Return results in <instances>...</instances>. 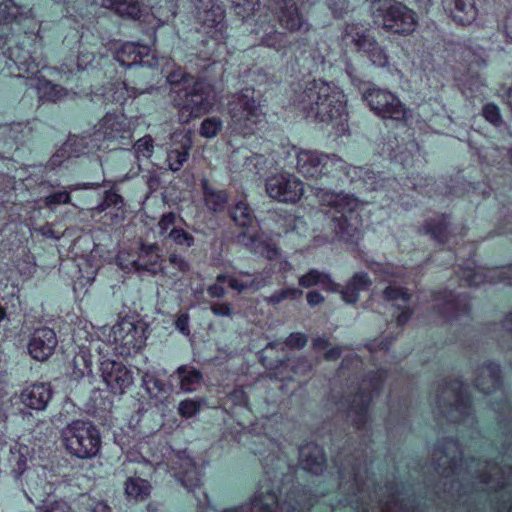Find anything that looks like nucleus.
Masks as SVG:
<instances>
[{
	"label": "nucleus",
	"instance_id": "62",
	"mask_svg": "<svg viewBox=\"0 0 512 512\" xmlns=\"http://www.w3.org/2000/svg\"><path fill=\"white\" fill-rule=\"evenodd\" d=\"M329 8L335 17H342L349 10V3L346 0H331Z\"/></svg>",
	"mask_w": 512,
	"mask_h": 512
},
{
	"label": "nucleus",
	"instance_id": "1",
	"mask_svg": "<svg viewBox=\"0 0 512 512\" xmlns=\"http://www.w3.org/2000/svg\"><path fill=\"white\" fill-rule=\"evenodd\" d=\"M346 97L333 83L318 79L308 82L297 96L296 105L306 115L318 122L341 126L347 121Z\"/></svg>",
	"mask_w": 512,
	"mask_h": 512
},
{
	"label": "nucleus",
	"instance_id": "56",
	"mask_svg": "<svg viewBox=\"0 0 512 512\" xmlns=\"http://www.w3.org/2000/svg\"><path fill=\"white\" fill-rule=\"evenodd\" d=\"M457 468L456 457H451L448 452H444V455L438 458V469L444 477H449L450 474H455Z\"/></svg>",
	"mask_w": 512,
	"mask_h": 512
},
{
	"label": "nucleus",
	"instance_id": "34",
	"mask_svg": "<svg viewBox=\"0 0 512 512\" xmlns=\"http://www.w3.org/2000/svg\"><path fill=\"white\" fill-rule=\"evenodd\" d=\"M30 455L28 446L20 443H14L10 447L9 463L12 468V473L15 479H20L24 472L28 470L27 460Z\"/></svg>",
	"mask_w": 512,
	"mask_h": 512
},
{
	"label": "nucleus",
	"instance_id": "50",
	"mask_svg": "<svg viewBox=\"0 0 512 512\" xmlns=\"http://www.w3.org/2000/svg\"><path fill=\"white\" fill-rule=\"evenodd\" d=\"M223 122L218 117H209L203 120L200 135L205 138H214L222 129Z\"/></svg>",
	"mask_w": 512,
	"mask_h": 512
},
{
	"label": "nucleus",
	"instance_id": "40",
	"mask_svg": "<svg viewBox=\"0 0 512 512\" xmlns=\"http://www.w3.org/2000/svg\"><path fill=\"white\" fill-rule=\"evenodd\" d=\"M299 285L304 288L321 285L325 290L331 292H336L339 289V285L333 282L328 274L316 269H311L307 274L301 276Z\"/></svg>",
	"mask_w": 512,
	"mask_h": 512
},
{
	"label": "nucleus",
	"instance_id": "19",
	"mask_svg": "<svg viewBox=\"0 0 512 512\" xmlns=\"http://www.w3.org/2000/svg\"><path fill=\"white\" fill-rule=\"evenodd\" d=\"M282 5L279 8L278 20L282 28L290 32H307L310 24L300 13L294 0H280Z\"/></svg>",
	"mask_w": 512,
	"mask_h": 512
},
{
	"label": "nucleus",
	"instance_id": "27",
	"mask_svg": "<svg viewBox=\"0 0 512 512\" xmlns=\"http://www.w3.org/2000/svg\"><path fill=\"white\" fill-rule=\"evenodd\" d=\"M150 53V48L146 45L128 42L121 46L116 53V60L125 67L143 64L144 58Z\"/></svg>",
	"mask_w": 512,
	"mask_h": 512
},
{
	"label": "nucleus",
	"instance_id": "21",
	"mask_svg": "<svg viewBox=\"0 0 512 512\" xmlns=\"http://www.w3.org/2000/svg\"><path fill=\"white\" fill-rule=\"evenodd\" d=\"M52 398V389L49 383H34L25 387L20 395V402L34 410H44Z\"/></svg>",
	"mask_w": 512,
	"mask_h": 512
},
{
	"label": "nucleus",
	"instance_id": "13",
	"mask_svg": "<svg viewBox=\"0 0 512 512\" xmlns=\"http://www.w3.org/2000/svg\"><path fill=\"white\" fill-rule=\"evenodd\" d=\"M439 409L451 421H463L470 414L469 399L466 396V387L455 382L442 391L439 400Z\"/></svg>",
	"mask_w": 512,
	"mask_h": 512
},
{
	"label": "nucleus",
	"instance_id": "22",
	"mask_svg": "<svg viewBox=\"0 0 512 512\" xmlns=\"http://www.w3.org/2000/svg\"><path fill=\"white\" fill-rule=\"evenodd\" d=\"M171 139L175 142L167 150L166 162L171 171L177 172L187 162L192 142L189 137L176 133L172 134Z\"/></svg>",
	"mask_w": 512,
	"mask_h": 512
},
{
	"label": "nucleus",
	"instance_id": "20",
	"mask_svg": "<svg viewBox=\"0 0 512 512\" xmlns=\"http://www.w3.org/2000/svg\"><path fill=\"white\" fill-rule=\"evenodd\" d=\"M173 475L189 491H193L200 484V472L193 460L185 453L176 456L172 466Z\"/></svg>",
	"mask_w": 512,
	"mask_h": 512
},
{
	"label": "nucleus",
	"instance_id": "61",
	"mask_svg": "<svg viewBox=\"0 0 512 512\" xmlns=\"http://www.w3.org/2000/svg\"><path fill=\"white\" fill-rule=\"evenodd\" d=\"M483 116L494 125H498L501 122L499 108L494 104H486L483 107Z\"/></svg>",
	"mask_w": 512,
	"mask_h": 512
},
{
	"label": "nucleus",
	"instance_id": "63",
	"mask_svg": "<svg viewBox=\"0 0 512 512\" xmlns=\"http://www.w3.org/2000/svg\"><path fill=\"white\" fill-rule=\"evenodd\" d=\"M307 343L306 335L302 333H292L286 340V345L290 348L300 349Z\"/></svg>",
	"mask_w": 512,
	"mask_h": 512
},
{
	"label": "nucleus",
	"instance_id": "4",
	"mask_svg": "<svg viewBox=\"0 0 512 512\" xmlns=\"http://www.w3.org/2000/svg\"><path fill=\"white\" fill-rule=\"evenodd\" d=\"M371 15L375 24L400 36L411 35L418 25L416 12L396 0L374 1Z\"/></svg>",
	"mask_w": 512,
	"mask_h": 512
},
{
	"label": "nucleus",
	"instance_id": "28",
	"mask_svg": "<svg viewBox=\"0 0 512 512\" xmlns=\"http://www.w3.org/2000/svg\"><path fill=\"white\" fill-rule=\"evenodd\" d=\"M383 296L385 300L395 302L397 309L401 310L397 315V324L399 326L405 324L411 317V311L405 306L410 299V294L403 288L389 285L383 291Z\"/></svg>",
	"mask_w": 512,
	"mask_h": 512
},
{
	"label": "nucleus",
	"instance_id": "51",
	"mask_svg": "<svg viewBox=\"0 0 512 512\" xmlns=\"http://www.w3.org/2000/svg\"><path fill=\"white\" fill-rule=\"evenodd\" d=\"M134 151L135 156L137 159H148L153 154L154 145H153V139L150 135H146L139 140L136 141L134 144Z\"/></svg>",
	"mask_w": 512,
	"mask_h": 512
},
{
	"label": "nucleus",
	"instance_id": "18",
	"mask_svg": "<svg viewBox=\"0 0 512 512\" xmlns=\"http://www.w3.org/2000/svg\"><path fill=\"white\" fill-rule=\"evenodd\" d=\"M95 135L98 139L101 136L108 140L127 139L131 135L130 122L123 114L107 113L99 122Z\"/></svg>",
	"mask_w": 512,
	"mask_h": 512
},
{
	"label": "nucleus",
	"instance_id": "39",
	"mask_svg": "<svg viewBox=\"0 0 512 512\" xmlns=\"http://www.w3.org/2000/svg\"><path fill=\"white\" fill-rule=\"evenodd\" d=\"M255 33L260 36L261 43L267 47L280 51L285 47L284 35L278 32L274 25L269 23H261L255 30Z\"/></svg>",
	"mask_w": 512,
	"mask_h": 512
},
{
	"label": "nucleus",
	"instance_id": "9",
	"mask_svg": "<svg viewBox=\"0 0 512 512\" xmlns=\"http://www.w3.org/2000/svg\"><path fill=\"white\" fill-rule=\"evenodd\" d=\"M343 38L354 43L357 49L363 52L373 65L378 67L388 66L389 56L386 49L379 45L364 25L359 23L347 24Z\"/></svg>",
	"mask_w": 512,
	"mask_h": 512
},
{
	"label": "nucleus",
	"instance_id": "29",
	"mask_svg": "<svg viewBox=\"0 0 512 512\" xmlns=\"http://www.w3.org/2000/svg\"><path fill=\"white\" fill-rule=\"evenodd\" d=\"M500 384V369L495 363L483 365L477 375L476 386L484 393H491Z\"/></svg>",
	"mask_w": 512,
	"mask_h": 512
},
{
	"label": "nucleus",
	"instance_id": "8",
	"mask_svg": "<svg viewBox=\"0 0 512 512\" xmlns=\"http://www.w3.org/2000/svg\"><path fill=\"white\" fill-rule=\"evenodd\" d=\"M197 19L201 28L218 45L223 48L226 43V25L224 22V9L217 0H198Z\"/></svg>",
	"mask_w": 512,
	"mask_h": 512
},
{
	"label": "nucleus",
	"instance_id": "5",
	"mask_svg": "<svg viewBox=\"0 0 512 512\" xmlns=\"http://www.w3.org/2000/svg\"><path fill=\"white\" fill-rule=\"evenodd\" d=\"M227 109L230 116L228 128L231 133L246 137L256 132L263 115L254 98L253 89L246 88L232 95Z\"/></svg>",
	"mask_w": 512,
	"mask_h": 512
},
{
	"label": "nucleus",
	"instance_id": "23",
	"mask_svg": "<svg viewBox=\"0 0 512 512\" xmlns=\"http://www.w3.org/2000/svg\"><path fill=\"white\" fill-rule=\"evenodd\" d=\"M435 302L439 313L447 318L458 317V312L466 313L469 308L466 296L447 291L437 293Z\"/></svg>",
	"mask_w": 512,
	"mask_h": 512
},
{
	"label": "nucleus",
	"instance_id": "37",
	"mask_svg": "<svg viewBox=\"0 0 512 512\" xmlns=\"http://www.w3.org/2000/svg\"><path fill=\"white\" fill-rule=\"evenodd\" d=\"M228 285L231 289L241 293L248 289L258 290L265 286L266 282L249 272L240 271L237 275L229 277Z\"/></svg>",
	"mask_w": 512,
	"mask_h": 512
},
{
	"label": "nucleus",
	"instance_id": "7",
	"mask_svg": "<svg viewBox=\"0 0 512 512\" xmlns=\"http://www.w3.org/2000/svg\"><path fill=\"white\" fill-rule=\"evenodd\" d=\"M61 436L66 450L80 459L96 456L101 447L100 433L90 421H72L63 428Z\"/></svg>",
	"mask_w": 512,
	"mask_h": 512
},
{
	"label": "nucleus",
	"instance_id": "6",
	"mask_svg": "<svg viewBox=\"0 0 512 512\" xmlns=\"http://www.w3.org/2000/svg\"><path fill=\"white\" fill-rule=\"evenodd\" d=\"M174 92L172 103L178 108L181 123L208 113L214 105L212 87L203 80L194 81L183 89H174Z\"/></svg>",
	"mask_w": 512,
	"mask_h": 512
},
{
	"label": "nucleus",
	"instance_id": "3",
	"mask_svg": "<svg viewBox=\"0 0 512 512\" xmlns=\"http://www.w3.org/2000/svg\"><path fill=\"white\" fill-rule=\"evenodd\" d=\"M296 156V169L305 178L318 179L333 171L343 170L354 180L361 178L368 189L378 190L385 187V180L374 171L362 167L348 166L334 154L328 155L317 150L299 149L293 147Z\"/></svg>",
	"mask_w": 512,
	"mask_h": 512
},
{
	"label": "nucleus",
	"instance_id": "60",
	"mask_svg": "<svg viewBox=\"0 0 512 512\" xmlns=\"http://www.w3.org/2000/svg\"><path fill=\"white\" fill-rule=\"evenodd\" d=\"M210 310L218 317H231L233 314L232 307L227 302H213L210 305Z\"/></svg>",
	"mask_w": 512,
	"mask_h": 512
},
{
	"label": "nucleus",
	"instance_id": "24",
	"mask_svg": "<svg viewBox=\"0 0 512 512\" xmlns=\"http://www.w3.org/2000/svg\"><path fill=\"white\" fill-rule=\"evenodd\" d=\"M300 466L311 473L319 474L325 466L323 449L315 443H307L299 450Z\"/></svg>",
	"mask_w": 512,
	"mask_h": 512
},
{
	"label": "nucleus",
	"instance_id": "10",
	"mask_svg": "<svg viewBox=\"0 0 512 512\" xmlns=\"http://www.w3.org/2000/svg\"><path fill=\"white\" fill-rule=\"evenodd\" d=\"M363 99L371 111L383 119L402 121L407 117L408 111L405 105L389 90L378 87L368 88L363 92Z\"/></svg>",
	"mask_w": 512,
	"mask_h": 512
},
{
	"label": "nucleus",
	"instance_id": "42",
	"mask_svg": "<svg viewBox=\"0 0 512 512\" xmlns=\"http://www.w3.org/2000/svg\"><path fill=\"white\" fill-rule=\"evenodd\" d=\"M150 490V483L140 477H130L125 483V493L127 497L136 501L146 499L150 494Z\"/></svg>",
	"mask_w": 512,
	"mask_h": 512
},
{
	"label": "nucleus",
	"instance_id": "36",
	"mask_svg": "<svg viewBox=\"0 0 512 512\" xmlns=\"http://www.w3.org/2000/svg\"><path fill=\"white\" fill-rule=\"evenodd\" d=\"M201 187L205 205L209 210L217 212L225 208L228 200V196L225 191L215 189L210 185L207 179H202Z\"/></svg>",
	"mask_w": 512,
	"mask_h": 512
},
{
	"label": "nucleus",
	"instance_id": "11",
	"mask_svg": "<svg viewBox=\"0 0 512 512\" xmlns=\"http://www.w3.org/2000/svg\"><path fill=\"white\" fill-rule=\"evenodd\" d=\"M109 340L115 351L122 356L136 353L144 345V331L129 319H121L111 328Z\"/></svg>",
	"mask_w": 512,
	"mask_h": 512
},
{
	"label": "nucleus",
	"instance_id": "2",
	"mask_svg": "<svg viewBox=\"0 0 512 512\" xmlns=\"http://www.w3.org/2000/svg\"><path fill=\"white\" fill-rule=\"evenodd\" d=\"M312 189L319 205L328 208L329 226L335 237L344 242L357 240L361 227L359 200L348 193H337L322 187Z\"/></svg>",
	"mask_w": 512,
	"mask_h": 512
},
{
	"label": "nucleus",
	"instance_id": "17",
	"mask_svg": "<svg viewBox=\"0 0 512 512\" xmlns=\"http://www.w3.org/2000/svg\"><path fill=\"white\" fill-rule=\"evenodd\" d=\"M57 337L54 330L48 327L36 329L28 342V352L37 361H46L57 346Z\"/></svg>",
	"mask_w": 512,
	"mask_h": 512
},
{
	"label": "nucleus",
	"instance_id": "12",
	"mask_svg": "<svg viewBox=\"0 0 512 512\" xmlns=\"http://www.w3.org/2000/svg\"><path fill=\"white\" fill-rule=\"evenodd\" d=\"M128 257L126 251H120L117 255V262L123 270L148 271L153 275L169 274L167 266L160 262L159 247L156 244H142L137 259L129 260Z\"/></svg>",
	"mask_w": 512,
	"mask_h": 512
},
{
	"label": "nucleus",
	"instance_id": "30",
	"mask_svg": "<svg viewBox=\"0 0 512 512\" xmlns=\"http://www.w3.org/2000/svg\"><path fill=\"white\" fill-rule=\"evenodd\" d=\"M175 375L179 382V388L186 393L196 391L203 381L201 371L190 365L179 366Z\"/></svg>",
	"mask_w": 512,
	"mask_h": 512
},
{
	"label": "nucleus",
	"instance_id": "43",
	"mask_svg": "<svg viewBox=\"0 0 512 512\" xmlns=\"http://www.w3.org/2000/svg\"><path fill=\"white\" fill-rule=\"evenodd\" d=\"M36 89L39 98L48 101H58L66 95V90L64 88L46 79L38 80Z\"/></svg>",
	"mask_w": 512,
	"mask_h": 512
},
{
	"label": "nucleus",
	"instance_id": "55",
	"mask_svg": "<svg viewBox=\"0 0 512 512\" xmlns=\"http://www.w3.org/2000/svg\"><path fill=\"white\" fill-rule=\"evenodd\" d=\"M168 263L172 268V271L168 270L169 274L167 276L169 277H175L178 272L185 273L190 270V265L186 259L175 253L169 255Z\"/></svg>",
	"mask_w": 512,
	"mask_h": 512
},
{
	"label": "nucleus",
	"instance_id": "64",
	"mask_svg": "<svg viewBox=\"0 0 512 512\" xmlns=\"http://www.w3.org/2000/svg\"><path fill=\"white\" fill-rule=\"evenodd\" d=\"M68 509L65 501L56 500L45 503L40 512H68Z\"/></svg>",
	"mask_w": 512,
	"mask_h": 512
},
{
	"label": "nucleus",
	"instance_id": "59",
	"mask_svg": "<svg viewBox=\"0 0 512 512\" xmlns=\"http://www.w3.org/2000/svg\"><path fill=\"white\" fill-rule=\"evenodd\" d=\"M168 237L173 240L177 245H183L191 247L194 244V238L191 234L187 233L183 229L173 228Z\"/></svg>",
	"mask_w": 512,
	"mask_h": 512
},
{
	"label": "nucleus",
	"instance_id": "33",
	"mask_svg": "<svg viewBox=\"0 0 512 512\" xmlns=\"http://www.w3.org/2000/svg\"><path fill=\"white\" fill-rule=\"evenodd\" d=\"M97 3L98 0H92ZM101 5L115 11L121 17L137 19L141 15V5L137 0H101Z\"/></svg>",
	"mask_w": 512,
	"mask_h": 512
},
{
	"label": "nucleus",
	"instance_id": "54",
	"mask_svg": "<svg viewBox=\"0 0 512 512\" xmlns=\"http://www.w3.org/2000/svg\"><path fill=\"white\" fill-rule=\"evenodd\" d=\"M43 202L45 207L54 210L55 207L60 204H70L71 196L69 194V191L66 189L48 195L47 197L44 198Z\"/></svg>",
	"mask_w": 512,
	"mask_h": 512
},
{
	"label": "nucleus",
	"instance_id": "26",
	"mask_svg": "<svg viewBox=\"0 0 512 512\" xmlns=\"http://www.w3.org/2000/svg\"><path fill=\"white\" fill-rule=\"evenodd\" d=\"M495 276H498L500 280H507L509 284H512V265L509 267L502 268L500 270L493 269L487 273L483 269H465L462 274L463 280L469 286L479 285L486 281H495Z\"/></svg>",
	"mask_w": 512,
	"mask_h": 512
},
{
	"label": "nucleus",
	"instance_id": "32",
	"mask_svg": "<svg viewBox=\"0 0 512 512\" xmlns=\"http://www.w3.org/2000/svg\"><path fill=\"white\" fill-rule=\"evenodd\" d=\"M371 280L366 273H356L347 285L340 291L343 301L354 304L359 300V292L366 290Z\"/></svg>",
	"mask_w": 512,
	"mask_h": 512
},
{
	"label": "nucleus",
	"instance_id": "49",
	"mask_svg": "<svg viewBox=\"0 0 512 512\" xmlns=\"http://www.w3.org/2000/svg\"><path fill=\"white\" fill-rule=\"evenodd\" d=\"M204 401L201 399H185L178 405V413L183 418H191L200 412Z\"/></svg>",
	"mask_w": 512,
	"mask_h": 512
},
{
	"label": "nucleus",
	"instance_id": "45",
	"mask_svg": "<svg viewBox=\"0 0 512 512\" xmlns=\"http://www.w3.org/2000/svg\"><path fill=\"white\" fill-rule=\"evenodd\" d=\"M231 217L241 227H249L254 223V215L248 204L239 201L231 210Z\"/></svg>",
	"mask_w": 512,
	"mask_h": 512
},
{
	"label": "nucleus",
	"instance_id": "57",
	"mask_svg": "<svg viewBox=\"0 0 512 512\" xmlns=\"http://www.w3.org/2000/svg\"><path fill=\"white\" fill-rule=\"evenodd\" d=\"M142 383L143 386L146 388L147 392L152 395L156 396L157 393L164 391V383L163 381L155 378L153 375L149 373H145L142 377Z\"/></svg>",
	"mask_w": 512,
	"mask_h": 512
},
{
	"label": "nucleus",
	"instance_id": "41",
	"mask_svg": "<svg viewBox=\"0 0 512 512\" xmlns=\"http://www.w3.org/2000/svg\"><path fill=\"white\" fill-rule=\"evenodd\" d=\"M136 88H129L125 82H116L110 85V87L103 94L104 100L109 102H115L124 104L129 98H135L138 94Z\"/></svg>",
	"mask_w": 512,
	"mask_h": 512
},
{
	"label": "nucleus",
	"instance_id": "35",
	"mask_svg": "<svg viewBox=\"0 0 512 512\" xmlns=\"http://www.w3.org/2000/svg\"><path fill=\"white\" fill-rule=\"evenodd\" d=\"M8 57L18 70V76H23L25 73H35L36 65L32 60L30 52L25 50L22 46L16 45L8 49Z\"/></svg>",
	"mask_w": 512,
	"mask_h": 512
},
{
	"label": "nucleus",
	"instance_id": "14",
	"mask_svg": "<svg viewBox=\"0 0 512 512\" xmlns=\"http://www.w3.org/2000/svg\"><path fill=\"white\" fill-rule=\"evenodd\" d=\"M266 192L279 202H297L304 193L303 183L294 175L280 173L266 180Z\"/></svg>",
	"mask_w": 512,
	"mask_h": 512
},
{
	"label": "nucleus",
	"instance_id": "46",
	"mask_svg": "<svg viewBox=\"0 0 512 512\" xmlns=\"http://www.w3.org/2000/svg\"><path fill=\"white\" fill-rule=\"evenodd\" d=\"M40 471L43 473L44 470L41 468L40 470L34 468V469H28L24 472L22 475L24 477L25 483L27 485V488L31 492L32 495L37 496L40 493L41 488L45 484V479L41 475Z\"/></svg>",
	"mask_w": 512,
	"mask_h": 512
},
{
	"label": "nucleus",
	"instance_id": "31",
	"mask_svg": "<svg viewBox=\"0 0 512 512\" xmlns=\"http://www.w3.org/2000/svg\"><path fill=\"white\" fill-rule=\"evenodd\" d=\"M450 13L456 23L465 26L476 20L478 11L474 0H453Z\"/></svg>",
	"mask_w": 512,
	"mask_h": 512
},
{
	"label": "nucleus",
	"instance_id": "53",
	"mask_svg": "<svg viewBox=\"0 0 512 512\" xmlns=\"http://www.w3.org/2000/svg\"><path fill=\"white\" fill-rule=\"evenodd\" d=\"M19 15V7L13 0H2L0 2V20L4 22H12L17 20Z\"/></svg>",
	"mask_w": 512,
	"mask_h": 512
},
{
	"label": "nucleus",
	"instance_id": "52",
	"mask_svg": "<svg viewBox=\"0 0 512 512\" xmlns=\"http://www.w3.org/2000/svg\"><path fill=\"white\" fill-rule=\"evenodd\" d=\"M301 295H302V291L297 288H285L280 291H276L271 296L267 297L265 300L269 304L276 305V304H279L282 301L287 300V299H291V300L297 299Z\"/></svg>",
	"mask_w": 512,
	"mask_h": 512
},
{
	"label": "nucleus",
	"instance_id": "58",
	"mask_svg": "<svg viewBox=\"0 0 512 512\" xmlns=\"http://www.w3.org/2000/svg\"><path fill=\"white\" fill-rule=\"evenodd\" d=\"M90 361L84 354H78L73 359L74 370L72 376L74 379H79L90 371Z\"/></svg>",
	"mask_w": 512,
	"mask_h": 512
},
{
	"label": "nucleus",
	"instance_id": "47",
	"mask_svg": "<svg viewBox=\"0 0 512 512\" xmlns=\"http://www.w3.org/2000/svg\"><path fill=\"white\" fill-rule=\"evenodd\" d=\"M167 81L172 86L171 94H170L171 100L173 99V96H175L174 89H176V90L183 89V88H185V86L191 85L194 82L191 77L186 75V73L184 72V70L181 67H177L176 69L171 71L167 75Z\"/></svg>",
	"mask_w": 512,
	"mask_h": 512
},
{
	"label": "nucleus",
	"instance_id": "15",
	"mask_svg": "<svg viewBox=\"0 0 512 512\" xmlns=\"http://www.w3.org/2000/svg\"><path fill=\"white\" fill-rule=\"evenodd\" d=\"M383 381L382 373H374L367 379H364L360 393L355 395L353 399L347 400V416L358 427L363 425L367 420V408L371 400V392H366L368 388L372 391H378Z\"/></svg>",
	"mask_w": 512,
	"mask_h": 512
},
{
	"label": "nucleus",
	"instance_id": "44",
	"mask_svg": "<svg viewBox=\"0 0 512 512\" xmlns=\"http://www.w3.org/2000/svg\"><path fill=\"white\" fill-rule=\"evenodd\" d=\"M427 232L440 243H448L451 233L450 223L445 216H441L438 220H433L427 224Z\"/></svg>",
	"mask_w": 512,
	"mask_h": 512
},
{
	"label": "nucleus",
	"instance_id": "38",
	"mask_svg": "<svg viewBox=\"0 0 512 512\" xmlns=\"http://www.w3.org/2000/svg\"><path fill=\"white\" fill-rule=\"evenodd\" d=\"M496 467H490L489 471H485L483 473H480L477 478L480 482L486 483L490 485L491 488H495L497 492L500 494L499 498L502 500V506L500 509H506L507 504L505 500V495L510 493V490L512 489V481H506L504 479H498L497 481H494L492 476V471H495ZM508 512H512V503L508 506Z\"/></svg>",
	"mask_w": 512,
	"mask_h": 512
},
{
	"label": "nucleus",
	"instance_id": "16",
	"mask_svg": "<svg viewBox=\"0 0 512 512\" xmlns=\"http://www.w3.org/2000/svg\"><path fill=\"white\" fill-rule=\"evenodd\" d=\"M100 370L103 381L115 394H122L133 383L131 371L121 362L104 359L101 361Z\"/></svg>",
	"mask_w": 512,
	"mask_h": 512
},
{
	"label": "nucleus",
	"instance_id": "48",
	"mask_svg": "<svg viewBox=\"0 0 512 512\" xmlns=\"http://www.w3.org/2000/svg\"><path fill=\"white\" fill-rule=\"evenodd\" d=\"M235 14L242 19L252 15L259 6L258 0H230Z\"/></svg>",
	"mask_w": 512,
	"mask_h": 512
},
{
	"label": "nucleus",
	"instance_id": "25",
	"mask_svg": "<svg viewBox=\"0 0 512 512\" xmlns=\"http://www.w3.org/2000/svg\"><path fill=\"white\" fill-rule=\"evenodd\" d=\"M277 506V496L269 488L265 491H258L250 504L240 508L227 509L224 512H274ZM204 512H215L211 508H206Z\"/></svg>",
	"mask_w": 512,
	"mask_h": 512
}]
</instances>
